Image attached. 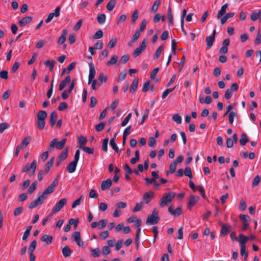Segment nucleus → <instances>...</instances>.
I'll use <instances>...</instances> for the list:
<instances>
[{
	"label": "nucleus",
	"mask_w": 261,
	"mask_h": 261,
	"mask_svg": "<svg viewBox=\"0 0 261 261\" xmlns=\"http://www.w3.org/2000/svg\"><path fill=\"white\" fill-rule=\"evenodd\" d=\"M47 116L45 111H39L37 115V127L40 130H43L45 127V119Z\"/></svg>",
	"instance_id": "nucleus-1"
},
{
	"label": "nucleus",
	"mask_w": 261,
	"mask_h": 261,
	"mask_svg": "<svg viewBox=\"0 0 261 261\" xmlns=\"http://www.w3.org/2000/svg\"><path fill=\"white\" fill-rule=\"evenodd\" d=\"M175 196V193L173 192L164 194L163 195L162 198L161 199L160 202V205L161 207H163L168 204L170 202H171L172 201Z\"/></svg>",
	"instance_id": "nucleus-2"
},
{
	"label": "nucleus",
	"mask_w": 261,
	"mask_h": 261,
	"mask_svg": "<svg viewBox=\"0 0 261 261\" xmlns=\"http://www.w3.org/2000/svg\"><path fill=\"white\" fill-rule=\"evenodd\" d=\"M160 220V217L158 216V213L155 209H154L151 215L147 217L146 224L147 225H154L158 223Z\"/></svg>",
	"instance_id": "nucleus-3"
},
{
	"label": "nucleus",
	"mask_w": 261,
	"mask_h": 261,
	"mask_svg": "<svg viewBox=\"0 0 261 261\" xmlns=\"http://www.w3.org/2000/svg\"><path fill=\"white\" fill-rule=\"evenodd\" d=\"M67 141L66 138L63 139L60 141H57V139H54L50 143L49 150L51 151L55 147L57 149L61 150L64 147L65 144Z\"/></svg>",
	"instance_id": "nucleus-4"
},
{
	"label": "nucleus",
	"mask_w": 261,
	"mask_h": 261,
	"mask_svg": "<svg viewBox=\"0 0 261 261\" xmlns=\"http://www.w3.org/2000/svg\"><path fill=\"white\" fill-rule=\"evenodd\" d=\"M46 198V196H44L43 195L41 194L37 198L31 202L29 205V208L32 209L39 205H41Z\"/></svg>",
	"instance_id": "nucleus-5"
},
{
	"label": "nucleus",
	"mask_w": 261,
	"mask_h": 261,
	"mask_svg": "<svg viewBox=\"0 0 261 261\" xmlns=\"http://www.w3.org/2000/svg\"><path fill=\"white\" fill-rule=\"evenodd\" d=\"M147 46V40L144 39L140 46L136 48L133 53L134 58L138 57L146 48Z\"/></svg>",
	"instance_id": "nucleus-6"
},
{
	"label": "nucleus",
	"mask_w": 261,
	"mask_h": 261,
	"mask_svg": "<svg viewBox=\"0 0 261 261\" xmlns=\"http://www.w3.org/2000/svg\"><path fill=\"white\" fill-rule=\"evenodd\" d=\"M66 203L67 199L66 198H63L61 199L52 208V213L55 214L61 211V209L66 204Z\"/></svg>",
	"instance_id": "nucleus-7"
},
{
	"label": "nucleus",
	"mask_w": 261,
	"mask_h": 261,
	"mask_svg": "<svg viewBox=\"0 0 261 261\" xmlns=\"http://www.w3.org/2000/svg\"><path fill=\"white\" fill-rule=\"evenodd\" d=\"M58 185V178L57 177L55 178L53 182L44 190L42 194L44 196H46L47 194L52 193Z\"/></svg>",
	"instance_id": "nucleus-8"
},
{
	"label": "nucleus",
	"mask_w": 261,
	"mask_h": 261,
	"mask_svg": "<svg viewBox=\"0 0 261 261\" xmlns=\"http://www.w3.org/2000/svg\"><path fill=\"white\" fill-rule=\"evenodd\" d=\"M239 217L240 219L243 221V225L242 227V230L243 231H245L249 225V222L251 221V219L249 216L244 214H241Z\"/></svg>",
	"instance_id": "nucleus-9"
},
{
	"label": "nucleus",
	"mask_w": 261,
	"mask_h": 261,
	"mask_svg": "<svg viewBox=\"0 0 261 261\" xmlns=\"http://www.w3.org/2000/svg\"><path fill=\"white\" fill-rule=\"evenodd\" d=\"M36 160H33L31 163V165L29 164H27L24 167L22 171L23 172H27L29 171L32 170V174H30V176H32L35 174V170L36 169Z\"/></svg>",
	"instance_id": "nucleus-10"
},
{
	"label": "nucleus",
	"mask_w": 261,
	"mask_h": 261,
	"mask_svg": "<svg viewBox=\"0 0 261 261\" xmlns=\"http://www.w3.org/2000/svg\"><path fill=\"white\" fill-rule=\"evenodd\" d=\"M89 74L88 76V84H90L91 83V81L93 79H94L95 74H96V71L95 69V67L92 62H91L89 64Z\"/></svg>",
	"instance_id": "nucleus-11"
},
{
	"label": "nucleus",
	"mask_w": 261,
	"mask_h": 261,
	"mask_svg": "<svg viewBox=\"0 0 261 261\" xmlns=\"http://www.w3.org/2000/svg\"><path fill=\"white\" fill-rule=\"evenodd\" d=\"M72 239L76 242V244L80 247H83L84 243L81 239L80 232L78 231H75L72 234Z\"/></svg>",
	"instance_id": "nucleus-12"
},
{
	"label": "nucleus",
	"mask_w": 261,
	"mask_h": 261,
	"mask_svg": "<svg viewBox=\"0 0 261 261\" xmlns=\"http://www.w3.org/2000/svg\"><path fill=\"white\" fill-rule=\"evenodd\" d=\"M220 224L221 226L220 235L225 236L231 231V227L230 226H228L223 223H221Z\"/></svg>",
	"instance_id": "nucleus-13"
},
{
	"label": "nucleus",
	"mask_w": 261,
	"mask_h": 261,
	"mask_svg": "<svg viewBox=\"0 0 261 261\" xmlns=\"http://www.w3.org/2000/svg\"><path fill=\"white\" fill-rule=\"evenodd\" d=\"M199 197L198 196H194V195H191L190 197V199H189V200L188 204V206H187L189 210H191V208L199 200Z\"/></svg>",
	"instance_id": "nucleus-14"
},
{
	"label": "nucleus",
	"mask_w": 261,
	"mask_h": 261,
	"mask_svg": "<svg viewBox=\"0 0 261 261\" xmlns=\"http://www.w3.org/2000/svg\"><path fill=\"white\" fill-rule=\"evenodd\" d=\"M168 212L171 215L174 217H178L181 213V208L180 207H177L175 210H174L172 206H170L168 207Z\"/></svg>",
	"instance_id": "nucleus-15"
},
{
	"label": "nucleus",
	"mask_w": 261,
	"mask_h": 261,
	"mask_svg": "<svg viewBox=\"0 0 261 261\" xmlns=\"http://www.w3.org/2000/svg\"><path fill=\"white\" fill-rule=\"evenodd\" d=\"M32 21V17L31 16H27L22 18L19 21V25L21 27H24L27 24L30 23Z\"/></svg>",
	"instance_id": "nucleus-16"
},
{
	"label": "nucleus",
	"mask_w": 261,
	"mask_h": 261,
	"mask_svg": "<svg viewBox=\"0 0 261 261\" xmlns=\"http://www.w3.org/2000/svg\"><path fill=\"white\" fill-rule=\"evenodd\" d=\"M112 185V181L111 179L108 178L106 180H103L101 182V189L102 191H105L110 188Z\"/></svg>",
	"instance_id": "nucleus-17"
},
{
	"label": "nucleus",
	"mask_w": 261,
	"mask_h": 261,
	"mask_svg": "<svg viewBox=\"0 0 261 261\" xmlns=\"http://www.w3.org/2000/svg\"><path fill=\"white\" fill-rule=\"evenodd\" d=\"M154 196V193L152 191L145 192L143 196V199L146 204H148Z\"/></svg>",
	"instance_id": "nucleus-18"
},
{
	"label": "nucleus",
	"mask_w": 261,
	"mask_h": 261,
	"mask_svg": "<svg viewBox=\"0 0 261 261\" xmlns=\"http://www.w3.org/2000/svg\"><path fill=\"white\" fill-rule=\"evenodd\" d=\"M70 76L69 75H67L65 79L60 83L59 87V90L62 91L66 86L67 85L70 83Z\"/></svg>",
	"instance_id": "nucleus-19"
},
{
	"label": "nucleus",
	"mask_w": 261,
	"mask_h": 261,
	"mask_svg": "<svg viewBox=\"0 0 261 261\" xmlns=\"http://www.w3.org/2000/svg\"><path fill=\"white\" fill-rule=\"evenodd\" d=\"M77 164L73 162H71L69 163L68 166H67V170L69 173H72L76 170V166Z\"/></svg>",
	"instance_id": "nucleus-20"
},
{
	"label": "nucleus",
	"mask_w": 261,
	"mask_h": 261,
	"mask_svg": "<svg viewBox=\"0 0 261 261\" xmlns=\"http://www.w3.org/2000/svg\"><path fill=\"white\" fill-rule=\"evenodd\" d=\"M67 32H68V31L66 29H64V30H63L62 35L59 37V38L58 39V44L61 45L64 43V42H65V40H66V38Z\"/></svg>",
	"instance_id": "nucleus-21"
},
{
	"label": "nucleus",
	"mask_w": 261,
	"mask_h": 261,
	"mask_svg": "<svg viewBox=\"0 0 261 261\" xmlns=\"http://www.w3.org/2000/svg\"><path fill=\"white\" fill-rule=\"evenodd\" d=\"M54 162V157H52L49 160V161L47 162V163L45 165L46 168L44 170H43L44 171L43 172L44 174H47L49 171L51 167L53 165Z\"/></svg>",
	"instance_id": "nucleus-22"
},
{
	"label": "nucleus",
	"mask_w": 261,
	"mask_h": 261,
	"mask_svg": "<svg viewBox=\"0 0 261 261\" xmlns=\"http://www.w3.org/2000/svg\"><path fill=\"white\" fill-rule=\"evenodd\" d=\"M58 115L56 112L53 111L51 113L49 118V123L51 127H53L56 123Z\"/></svg>",
	"instance_id": "nucleus-23"
},
{
	"label": "nucleus",
	"mask_w": 261,
	"mask_h": 261,
	"mask_svg": "<svg viewBox=\"0 0 261 261\" xmlns=\"http://www.w3.org/2000/svg\"><path fill=\"white\" fill-rule=\"evenodd\" d=\"M249 240V238L241 233L239 235V242L240 246H245L246 242Z\"/></svg>",
	"instance_id": "nucleus-24"
},
{
	"label": "nucleus",
	"mask_w": 261,
	"mask_h": 261,
	"mask_svg": "<svg viewBox=\"0 0 261 261\" xmlns=\"http://www.w3.org/2000/svg\"><path fill=\"white\" fill-rule=\"evenodd\" d=\"M215 38L211 36H208L206 37L205 41L206 47L207 48H211L213 46V43L215 41Z\"/></svg>",
	"instance_id": "nucleus-25"
},
{
	"label": "nucleus",
	"mask_w": 261,
	"mask_h": 261,
	"mask_svg": "<svg viewBox=\"0 0 261 261\" xmlns=\"http://www.w3.org/2000/svg\"><path fill=\"white\" fill-rule=\"evenodd\" d=\"M228 5L227 3L222 6L221 9L219 11V12L217 13V18H220L226 13V9L228 7Z\"/></svg>",
	"instance_id": "nucleus-26"
},
{
	"label": "nucleus",
	"mask_w": 261,
	"mask_h": 261,
	"mask_svg": "<svg viewBox=\"0 0 261 261\" xmlns=\"http://www.w3.org/2000/svg\"><path fill=\"white\" fill-rule=\"evenodd\" d=\"M138 85V78H135L134 79L133 83L130 86L129 88V92L130 93H134L137 88Z\"/></svg>",
	"instance_id": "nucleus-27"
},
{
	"label": "nucleus",
	"mask_w": 261,
	"mask_h": 261,
	"mask_svg": "<svg viewBox=\"0 0 261 261\" xmlns=\"http://www.w3.org/2000/svg\"><path fill=\"white\" fill-rule=\"evenodd\" d=\"M62 252L64 257H68L71 254V250L67 246H65L63 248Z\"/></svg>",
	"instance_id": "nucleus-28"
},
{
	"label": "nucleus",
	"mask_w": 261,
	"mask_h": 261,
	"mask_svg": "<svg viewBox=\"0 0 261 261\" xmlns=\"http://www.w3.org/2000/svg\"><path fill=\"white\" fill-rule=\"evenodd\" d=\"M53 240V236L48 234H44L41 238V241L46 242L47 245L50 244Z\"/></svg>",
	"instance_id": "nucleus-29"
},
{
	"label": "nucleus",
	"mask_w": 261,
	"mask_h": 261,
	"mask_svg": "<svg viewBox=\"0 0 261 261\" xmlns=\"http://www.w3.org/2000/svg\"><path fill=\"white\" fill-rule=\"evenodd\" d=\"M240 143L242 146H244L249 141V139L246 134L243 133L241 136Z\"/></svg>",
	"instance_id": "nucleus-30"
},
{
	"label": "nucleus",
	"mask_w": 261,
	"mask_h": 261,
	"mask_svg": "<svg viewBox=\"0 0 261 261\" xmlns=\"http://www.w3.org/2000/svg\"><path fill=\"white\" fill-rule=\"evenodd\" d=\"M78 142L80 148H82L84 147L83 145L86 143L87 140L86 137L81 135L78 138Z\"/></svg>",
	"instance_id": "nucleus-31"
},
{
	"label": "nucleus",
	"mask_w": 261,
	"mask_h": 261,
	"mask_svg": "<svg viewBox=\"0 0 261 261\" xmlns=\"http://www.w3.org/2000/svg\"><path fill=\"white\" fill-rule=\"evenodd\" d=\"M30 138L29 137L27 136V137H25L23 140L21 141L20 144H19L18 145H21V148L22 149H24L25 148H26V147L27 146V145L29 144V143H30Z\"/></svg>",
	"instance_id": "nucleus-32"
},
{
	"label": "nucleus",
	"mask_w": 261,
	"mask_h": 261,
	"mask_svg": "<svg viewBox=\"0 0 261 261\" xmlns=\"http://www.w3.org/2000/svg\"><path fill=\"white\" fill-rule=\"evenodd\" d=\"M116 0H110L107 5V9L108 11H111L115 8L116 5Z\"/></svg>",
	"instance_id": "nucleus-33"
},
{
	"label": "nucleus",
	"mask_w": 261,
	"mask_h": 261,
	"mask_svg": "<svg viewBox=\"0 0 261 261\" xmlns=\"http://www.w3.org/2000/svg\"><path fill=\"white\" fill-rule=\"evenodd\" d=\"M68 155V149L66 148L62 151L60 155L59 156V159L60 162H62L65 160Z\"/></svg>",
	"instance_id": "nucleus-34"
},
{
	"label": "nucleus",
	"mask_w": 261,
	"mask_h": 261,
	"mask_svg": "<svg viewBox=\"0 0 261 261\" xmlns=\"http://www.w3.org/2000/svg\"><path fill=\"white\" fill-rule=\"evenodd\" d=\"M106 15L105 14H101L97 16V20L100 24H102L106 22Z\"/></svg>",
	"instance_id": "nucleus-35"
},
{
	"label": "nucleus",
	"mask_w": 261,
	"mask_h": 261,
	"mask_svg": "<svg viewBox=\"0 0 261 261\" xmlns=\"http://www.w3.org/2000/svg\"><path fill=\"white\" fill-rule=\"evenodd\" d=\"M167 17L169 20V25H173V17L171 13V9L170 7L168 8Z\"/></svg>",
	"instance_id": "nucleus-36"
},
{
	"label": "nucleus",
	"mask_w": 261,
	"mask_h": 261,
	"mask_svg": "<svg viewBox=\"0 0 261 261\" xmlns=\"http://www.w3.org/2000/svg\"><path fill=\"white\" fill-rule=\"evenodd\" d=\"M172 120L177 124H180L182 122V118L181 116L177 113L173 115Z\"/></svg>",
	"instance_id": "nucleus-37"
},
{
	"label": "nucleus",
	"mask_w": 261,
	"mask_h": 261,
	"mask_svg": "<svg viewBox=\"0 0 261 261\" xmlns=\"http://www.w3.org/2000/svg\"><path fill=\"white\" fill-rule=\"evenodd\" d=\"M37 244V241L36 240H34L31 243L28 250L29 254L33 253L34 250L36 249Z\"/></svg>",
	"instance_id": "nucleus-38"
},
{
	"label": "nucleus",
	"mask_w": 261,
	"mask_h": 261,
	"mask_svg": "<svg viewBox=\"0 0 261 261\" xmlns=\"http://www.w3.org/2000/svg\"><path fill=\"white\" fill-rule=\"evenodd\" d=\"M37 182L35 181L31 185L28 191V192L30 194H32L35 191L37 186Z\"/></svg>",
	"instance_id": "nucleus-39"
},
{
	"label": "nucleus",
	"mask_w": 261,
	"mask_h": 261,
	"mask_svg": "<svg viewBox=\"0 0 261 261\" xmlns=\"http://www.w3.org/2000/svg\"><path fill=\"white\" fill-rule=\"evenodd\" d=\"M160 4V0L155 1L151 8V13H155L158 10Z\"/></svg>",
	"instance_id": "nucleus-40"
},
{
	"label": "nucleus",
	"mask_w": 261,
	"mask_h": 261,
	"mask_svg": "<svg viewBox=\"0 0 261 261\" xmlns=\"http://www.w3.org/2000/svg\"><path fill=\"white\" fill-rule=\"evenodd\" d=\"M140 155L139 150H136L135 153V157L133 158L130 160V163L132 164H135L137 161L139 160Z\"/></svg>",
	"instance_id": "nucleus-41"
},
{
	"label": "nucleus",
	"mask_w": 261,
	"mask_h": 261,
	"mask_svg": "<svg viewBox=\"0 0 261 261\" xmlns=\"http://www.w3.org/2000/svg\"><path fill=\"white\" fill-rule=\"evenodd\" d=\"M107 220L106 219H101L97 222L98 228L102 229L105 228L107 225Z\"/></svg>",
	"instance_id": "nucleus-42"
},
{
	"label": "nucleus",
	"mask_w": 261,
	"mask_h": 261,
	"mask_svg": "<svg viewBox=\"0 0 261 261\" xmlns=\"http://www.w3.org/2000/svg\"><path fill=\"white\" fill-rule=\"evenodd\" d=\"M91 255L94 257H98L100 255V250L98 248L91 249L90 250Z\"/></svg>",
	"instance_id": "nucleus-43"
},
{
	"label": "nucleus",
	"mask_w": 261,
	"mask_h": 261,
	"mask_svg": "<svg viewBox=\"0 0 261 261\" xmlns=\"http://www.w3.org/2000/svg\"><path fill=\"white\" fill-rule=\"evenodd\" d=\"M237 116V113L234 111H231L229 113L228 120L229 122L232 124L234 121V118Z\"/></svg>",
	"instance_id": "nucleus-44"
},
{
	"label": "nucleus",
	"mask_w": 261,
	"mask_h": 261,
	"mask_svg": "<svg viewBox=\"0 0 261 261\" xmlns=\"http://www.w3.org/2000/svg\"><path fill=\"white\" fill-rule=\"evenodd\" d=\"M98 80L99 82H98L97 85L100 87L102 84L103 82H106L107 81V77H104V74L102 72L100 73L99 74V76L98 77Z\"/></svg>",
	"instance_id": "nucleus-45"
},
{
	"label": "nucleus",
	"mask_w": 261,
	"mask_h": 261,
	"mask_svg": "<svg viewBox=\"0 0 261 261\" xmlns=\"http://www.w3.org/2000/svg\"><path fill=\"white\" fill-rule=\"evenodd\" d=\"M110 145L112 146V148L116 152H118L119 149L118 147L115 143V138H113L110 140Z\"/></svg>",
	"instance_id": "nucleus-46"
},
{
	"label": "nucleus",
	"mask_w": 261,
	"mask_h": 261,
	"mask_svg": "<svg viewBox=\"0 0 261 261\" xmlns=\"http://www.w3.org/2000/svg\"><path fill=\"white\" fill-rule=\"evenodd\" d=\"M174 89L175 88L166 89L162 93V98L163 99H165L168 95V94L173 92Z\"/></svg>",
	"instance_id": "nucleus-47"
},
{
	"label": "nucleus",
	"mask_w": 261,
	"mask_h": 261,
	"mask_svg": "<svg viewBox=\"0 0 261 261\" xmlns=\"http://www.w3.org/2000/svg\"><path fill=\"white\" fill-rule=\"evenodd\" d=\"M103 32L101 30H99L96 31L95 33L94 34L93 38L94 39H99L103 37Z\"/></svg>",
	"instance_id": "nucleus-48"
},
{
	"label": "nucleus",
	"mask_w": 261,
	"mask_h": 261,
	"mask_svg": "<svg viewBox=\"0 0 261 261\" xmlns=\"http://www.w3.org/2000/svg\"><path fill=\"white\" fill-rule=\"evenodd\" d=\"M55 61L54 60H46L44 62V64L45 66H48L49 67V70L51 71L54 67Z\"/></svg>",
	"instance_id": "nucleus-49"
},
{
	"label": "nucleus",
	"mask_w": 261,
	"mask_h": 261,
	"mask_svg": "<svg viewBox=\"0 0 261 261\" xmlns=\"http://www.w3.org/2000/svg\"><path fill=\"white\" fill-rule=\"evenodd\" d=\"M184 174L186 176L189 177L190 178H193L192 174L191 169L190 167H186L185 169Z\"/></svg>",
	"instance_id": "nucleus-50"
},
{
	"label": "nucleus",
	"mask_w": 261,
	"mask_h": 261,
	"mask_svg": "<svg viewBox=\"0 0 261 261\" xmlns=\"http://www.w3.org/2000/svg\"><path fill=\"white\" fill-rule=\"evenodd\" d=\"M9 125L7 122H3L0 123V133L2 134L5 129L8 128Z\"/></svg>",
	"instance_id": "nucleus-51"
},
{
	"label": "nucleus",
	"mask_w": 261,
	"mask_h": 261,
	"mask_svg": "<svg viewBox=\"0 0 261 261\" xmlns=\"http://www.w3.org/2000/svg\"><path fill=\"white\" fill-rule=\"evenodd\" d=\"M132 113H129L126 117L123 119L122 122H121V126H125L127 123L128 122L129 120H130V118L132 117Z\"/></svg>",
	"instance_id": "nucleus-52"
},
{
	"label": "nucleus",
	"mask_w": 261,
	"mask_h": 261,
	"mask_svg": "<svg viewBox=\"0 0 261 261\" xmlns=\"http://www.w3.org/2000/svg\"><path fill=\"white\" fill-rule=\"evenodd\" d=\"M162 49H163V46H162V45H161L156 49L155 55H154V59L155 60H158L159 59V58L160 57L161 53L162 50Z\"/></svg>",
	"instance_id": "nucleus-53"
},
{
	"label": "nucleus",
	"mask_w": 261,
	"mask_h": 261,
	"mask_svg": "<svg viewBox=\"0 0 261 261\" xmlns=\"http://www.w3.org/2000/svg\"><path fill=\"white\" fill-rule=\"evenodd\" d=\"M117 60H118V57L116 55L114 56L113 57H112L111 58L110 60L107 62V65L110 66V65H114V64H115L117 62Z\"/></svg>",
	"instance_id": "nucleus-54"
},
{
	"label": "nucleus",
	"mask_w": 261,
	"mask_h": 261,
	"mask_svg": "<svg viewBox=\"0 0 261 261\" xmlns=\"http://www.w3.org/2000/svg\"><path fill=\"white\" fill-rule=\"evenodd\" d=\"M176 166H177L176 162H172L170 164L169 168H170V172L171 173H173L175 172L176 169Z\"/></svg>",
	"instance_id": "nucleus-55"
},
{
	"label": "nucleus",
	"mask_w": 261,
	"mask_h": 261,
	"mask_svg": "<svg viewBox=\"0 0 261 261\" xmlns=\"http://www.w3.org/2000/svg\"><path fill=\"white\" fill-rule=\"evenodd\" d=\"M109 142V139L106 138L104 139L102 145V149L104 151L107 152L108 151V144Z\"/></svg>",
	"instance_id": "nucleus-56"
},
{
	"label": "nucleus",
	"mask_w": 261,
	"mask_h": 261,
	"mask_svg": "<svg viewBox=\"0 0 261 261\" xmlns=\"http://www.w3.org/2000/svg\"><path fill=\"white\" fill-rule=\"evenodd\" d=\"M143 208V203L142 202L140 203H137L136 206L133 210V212H137L140 211Z\"/></svg>",
	"instance_id": "nucleus-57"
},
{
	"label": "nucleus",
	"mask_w": 261,
	"mask_h": 261,
	"mask_svg": "<svg viewBox=\"0 0 261 261\" xmlns=\"http://www.w3.org/2000/svg\"><path fill=\"white\" fill-rule=\"evenodd\" d=\"M260 180V177L259 175H256L254 178V179L252 183V186L253 187H255L258 185Z\"/></svg>",
	"instance_id": "nucleus-58"
},
{
	"label": "nucleus",
	"mask_w": 261,
	"mask_h": 261,
	"mask_svg": "<svg viewBox=\"0 0 261 261\" xmlns=\"http://www.w3.org/2000/svg\"><path fill=\"white\" fill-rule=\"evenodd\" d=\"M138 17V11L137 9L135 10L132 16V22L135 23Z\"/></svg>",
	"instance_id": "nucleus-59"
},
{
	"label": "nucleus",
	"mask_w": 261,
	"mask_h": 261,
	"mask_svg": "<svg viewBox=\"0 0 261 261\" xmlns=\"http://www.w3.org/2000/svg\"><path fill=\"white\" fill-rule=\"evenodd\" d=\"M68 108V105L65 102H62L58 108V110L60 111H63Z\"/></svg>",
	"instance_id": "nucleus-60"
},
{
	"label": "nucleus",
	"mask_w": 261,
	"mask_h": 261,
	"mask_svg": "<svg viewBox=\"0 0 261 261\" xmlns=\"http://www.w3.org/2000/svg\"><path fill=\"white\" fill-rule=\"evenodd\" d=\"M0 77L4 80L8 79V72L6 70H2L0 71Z\"/></svg>",
	"instance_id": "nucleus-61"
},
{
	"label": "nucleus",
	"mask_w": 261,
	"mask_h": 261,
	"mask_svg": "<svg viewBox=\"0 0 261 261\" xmlns=\"http://www.w3.org/2000/svg\"><path fill=\"white\" fill-rule=\"evenodd\" d=\"M117 39L116 38L111 39L108 45V47L110 48H113L116 44Z\"/></svg>",
	"instance_id": "nucleus-62"
},
{
	"label": "nucleus",
	"mask_w": 261,
	"mask_h": 261,
	"mask_svg": "<svg viewBox=\"0 0 261 261\" xmlns=\"http://www.w3.org/2000/svg\"><path fill=\"white\" fill-rule=\"evenodd\" d=\"M105 126V123L100 122L95 125V129L97 132L102 130Z\"/></svg>",
	"instance_id": "nucleus-63"
},
{
	"label": "nucleus",
	"mask_w": 261,
	"mask_h": 261,
	"mask_svg": "<svg viewBox=\"0 0 261 261\" xmlns=\"http://www.w3.org/2000/svg\"><path fill=\"white\" fill-rule=\"evenodd\" d=\"M255 43L256 45H259L261 43V33L260 31L257 32L256 38L255 39Z\"/></svg>",
	"instance_id": "nucleus-64"
}]
</instances>
